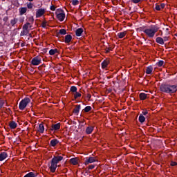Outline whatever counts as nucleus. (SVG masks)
I'll list each match as a JSON object with an SVG mask.
<instances>
[{"label": "nucleus", "mask_w": 177, "mask_h": 177, "mask_svg": "<svg viewBox=\"0 0 177 177\" xmlns=\"http://www.w3.org/2000/svg\"><path fill=\"white\" fill-rule=\"evenodd\" d=\"M160 90L163 93L172 95V93H176L177 92V84H162L160 86Z\"/></svg>", "instance_id": "f257e3e1"}, {"label": "nucleus", "mask_w": 177, "mask_h": 177, "mask_svg": "<svg viewBox=\"0 0 177 177\" xmlns=\"http://www.w3.org/2000/svg\"><path fill=\"white\" fill-rule=\"evenodd\" d=\"M160 30V28L157 25H151L149 28L143 30V32L147 35L149 38H153L156 35V32Z\"/></svg>", "instance_id": "f03ea898"}, {"label": "nucleus", "mask_w": 177, "mask_h": 177, "mask_svg": "<svg viewBox=\"0 0 177 177\" xmlns=\"http://www.w3.org/2000/svg\"><path fill=\"white\" fill-rule=\"evenodd\" d=\"M31 100L29 97H25L23 100H21V101L19 102V110H24L26 107L27 105L30 103Z\"/></svg>", "instance_id": "7ed1b4c3"}, {"label": "nucleus", "mask_w": 177, "mask_h": 177, "mask_svg": "<svg viewBox=\"0 0 177 177\" xmlns=\"http://www.w3.org/2000/svg\"><path fill=\"white\" fill-rule=\"evenodd\" d=\"M55 15L57 19H58L59 21H64V19H66V13H64V11L60 8L57 9Z\"/></svg>", "instance_id": "20e7f679"}, {"label": "nucleus", "mask_w": 177, "mask_h": 177, "mask_svg": "<svg viewBox=\"0 0 177 177\" xmlns=\"http://www.w3.org/2000/svg\"><path fill=\"white\" fill-rule=\"evenodd\" d=\"M42 60L41 59V57L37 56V57H35L33 59H32L31 64L32 66H39Z\"/></svg>", "instance_id": "39448f33"}, {"label": "nucleus", "mask_w": 177, "mask_h": 177, "mask_svg": "<svg viewBox=\"0 0 177 177\" xmlns=\"http://www.w3.org/2000/svg\"><path fill=\"white\" fill-rule=\"evenodd\" d=\"M50 166L49 167L50 172L55 174L56 172V168H57V164L53 159L51 160Z\"/></svg>", "instance_id": "423d86ee"}, {"label": "nucleus", "mask_w": 177, "mask_h": 177, "mask_svg": "<svg viewBox=\"0 0 177 177\" xmlns=\"http://www.w3.org/2000/svg\"><path fill=\"white\" fill-rule=\"evenodd\" d=\"M44 15H45V9H44V8H39L36 12L37 19H38L39 17H42V16H44Z\"/></svg>", "instance_id": "0eeeda50"}, {"label": "nucleus", "mask_w": 177, "mask_h": 177, "mask_svg": "<svg viewBox=\"0 0 177 177\" xmlns=\"http://www.w3.org/2000/svg\"><path fill=\"white\" fill-rule=\"evenodd\" d=\"M110 64V59L106 58L101 63L102 68H107V66Z\"/></svg>", "instance_id": "6e6552de"}, {"label": "nucleus", "mask_w": 177, "mask_h": 177, "mask_svg": "<svg viewBox=\"0 0 177 177\" xmlns=\"http://www.w3.org/2000/svg\"><path fill=\"white\" fill-rule=\"evenodd\" d=\"M59 129H60V123L52 124L50 131L53 132H56V131H59Z\"/></svg>", "instance_id": "1a4fd4ad"}, {"label": "nucleus", "mask_w": 177, "mask_h": 177, "mask_svg": "<svg viewBox=\"0 0 177 177\" xmlns=\"http://www.w3.org/2000/svg\"><path fill=\"white\" fill-rule=\"evenodd\" d=\"M93 162H96V159L93 157L86 158V160L84 162L85 165H88V164H92Z\"/></svg>", "instance_id": "9d476101"}, {"label": "nucleus", "mask_w": 177, "mask_h": 177, "mask_svg": "<svg viewBox=\"0 0 177 177\" xmlns=\"http://www.w3.org/2000/svg\"><path fill=\"white\" fill-rule=\"evenodd\" d=\"M67 34V30L66 29H60L58 32H57L56 37H60V35H66Z\"/></svg>", "instance_id": "9b49d317"}, {"label": "nucleus", "mask_w": 177, "mask_h": 177, "mask_svg": "<svg viewBox=\"0 0 177 177\" xmlns=\"http://www.w3.org/2000/svg\"><path fill=\"white\" fill-rule=\"evenodd\" d=\"M93 129H95V127L93 126H88L86 129V133L87 135H91L92 132H93Z\"/></svg>", "instance_id": "f8f14e48"}, {"label": "nucleus", "mask_w": 177, "mask_h": 177, "mask_svg": "<svg viewBox=\"0 0 177 177\" xmlns=\"http://www.w3.org/2000/svg\"><path fill=\"white\" fill-rule=\"evenodd\" d=\"M69 161L72 165H78L80 160H78V158H72Z\"/></svg>", "instance_id": "ddd939ff"}, {"label": "nucleus", "mask_w": 177, "mask_h": 177, "mask_svg": "<svg viewBox=\"0 0 177 177\" xmlns=\"http://www.w3.org/2000/svg\"><path fill=\"white\" fill-rule=\"evenodd\" d=\"M71 39H73V36H71V35H66L64 39L65 44H70L71 42Z\"/></svg>", "instance_id": "4468645a"}, {"label": "nucleus", "mask_w": 177, "mask_h": 177, "mask_svg": "<svg viewBox=\"0 0 177 177\" xmlns=\"http://www.w3.org/2000/svg\"><path fill=\"white\" fill-rule=\"evenodd\" d=\"M52 160L55 161L57 164H59L62 160H63V156H54Z\"/></svg>", "instance_id": "2eb2a0df"}, {"label": "nucleus", "mask_w": 177, "mask_h": 177, "mask_svg": "<svg viewBox=\"0 0 177 177\" xmlns=\"http://www.w3.org/2000/svg\"><path fill=\"white\" fill-rule=\"evenodd\" d=\"M82 32H84V29L82 28H79L75 30L76 37H81L82 35Z\"/></svg>", "instance_id": "dca6fc26"}, {"label": "nucleus", "mask_w": 177, "mask_h": 177, "mask_svg": "<svg viewBox=\"0 0 177 177\" xmlns=\"http://www.w3.org/2000/svg\"><path fill=\"white\" fill-rule=\"evenodd\" d=\"M81 110V104L75 105V108L73 109V113L78 115V113Z\"/></svg>", "instance_id": "f3484780"}, {"label": "nucleus", "mask_w": 177, "mask_h": 177, "mask_svg": "<svg viewBox=\"0 0 177 177\" xmlns=\"http://www.w3.org/2000/svg\"><path fill=\"white\" fill-rule=\"evenodd\" d=\"M9 127L10 129H16L17 128V123L15 121H11L9 122Z\"/></svg>", "instance_id": "a211bd4d"}, {"label": "nucleus", "mask_w": 177, "mask_h": 177, "mask_svg": "<svg viewBox=\"0 0 177 177\" xmlns=\"http://www.w3.org/2000/svg\"><path fill=\"white\" fill-rule=\"evenodd\" d=\"M27 12V7H21L19 8V15L20 16H23Z\"/></svg>", "instance_id": "6ab92c4d"}, {"label": "nucleus", "mask_w": 177, "mask_h": 177, "mask_svg": "<svg viewBox=\"0 0 177 177\" xmlns=\"http://www.w3.org/2000/svg\"><path fill=\"white\" fill-rule=\"evenodd\" d=\"M57 144H59V140H57V139H53L50 142V145L53 147H55V146H56V145H57Z\"/></svg>", "instance_id": "aec40b11"}, {"label": "nucleus", "mask_w": 177, "mask_h": 177, "mask_svg": "<svg viewBox=\"0 0 177 177\" xmlns=\"http://www.w3.org/2000/svg\"><path fill=\"white\" fill-rule=\"evenodd\" d=\"M8 157V153L6 152H1L0 153V161H3Z\"/></svg>", "instance_id": "412c9836"}, {"label": "nucleus", "mask_w": 177, "mask_h": 177, "mask_svg": "<svg viewBox=\"0 0 177 177\" xmlns=\"http://www.w3.org/2000/svg\"><path fill=\"white\" fill-rule=\"evenodd\" d=\"M156 42H157V44H159L160 45H164V39H162V37H157L156 39Z\"/></svg>", "instance_id": "4be33fe9"}, {"label": "nucleus", "mask_w": 177, "mask_h": 177, "mask_svg": "<svg viewBox=\"0 0 177 177\" xmlns=\"http://www.w3.org/2000/svg\"><path fill=\"white\" fill-rule=\"evenodd\" d=\"M45 131V127L44 126V124H40L39 125V129H38V132H39L40 133H44Z\"/></svg>", "instance_id": "5701e85b"}, {"label": "nucleus", "mask_w": 177, "mask_h": 177, "mask_svg": "<svg viewBox=\"0 0 177 177\" xmlns=\"http://www.w3.org/2000/svg\"><path fill=\"white\" fill-rule=\"evenodd\" d=\"M29 32H30V30L23 29V30L21 32L20 36L26 37V35H28Z\"/></svg>", "instance_id": "b1692460"}, {"label": "nucleus", "mask_w": 177, "mask_h": 177, "mask_svg": "<svg viewBox=\"0 0 177 177\" xmlns=\"http://www.w3.org/2000/svg\"><path fill=\"white\" fill-rule=\"evenodd\" d=\"M139 97H140V100H146V99H147V94H146L145 93H141L139 95Z\"/></svg>", "instance_id": "393cba45"}, {"label": "nucleus", "mask_w": 177, "mask_h": 177, "mask_svg": "<svg viewBox=\"0 0 177 177\" xmlns=\"http://www.w3.org/2000/svg\"><path fill=\"white\" fill-rule=\"evenodd\" d=\"M138 121H140L141 124H143V122L146 121V117H144L143 114H140Z\"/></svg>", "instance_id": "a878e982"}, {"label": "nucleus", "mask_w": 177, "mask_h": 177, "mask_svg": "<svg viewBox=\"0 0 177 177\" xmlns=\"http://www.w3.org/2000/svg\"><path fill=\"white\" fill-rule=\"evenodd\" d=\"M145 73L146 74H151V73H153V66H147Z\"/></svg>", "instance_id": "bb28decb"}, {"label": "nucleus", "mask_w": 177, "mask_h": 177, "mask_svg": "<svg viewBox=\"0 0 177 177\" xmlns=\"http://www.w3.org/2000/svg\"><path fill=\"white\" fill-rule=\"evenodd\" d=\"M55 53H59V50L57 48H55V49H50L49 50V55L50 56H53V55H55Z\"/></svg>", "instance_id": "cd10ccee"}, {"label": "nucleus", "mask_w": 177, "mask_h": 177, "mask_svg": "<svg viewBox=\"0 0 177 177\" xmlns=\"http://www.w3.org/2000/svg\"><path fill=\"white\" fill-rule=\"evenodd\" d=\"M92 110V106H87L84 108V109L82 110L83 113H89Z\"/></svg>", "instance_id": "c85d7f7f"}, {"label": "nucleus", "mask_w": 177, "mask_h": 177, "mask_svg": "<svg viewBox=\"0 0 177 177\" xmlns=\"http://www.w3.org/2000/svg\"><path fill=\"white\" fill-rule=\"evenodd\" d=\"M24 177H37V174L34 172H29L26 175H25Z\"/></svg>", "instance_id": "c756f323"}, {"label": "nucleus", "mask_w": 177, "mask_h": 177, "mask_svg": "<svg viewBox=\"0 0 177 177\" xmlns=\"http://www.w3.org/2000/svg\"><path fill=\"white\" fill-rule=\"evenodd\" d=\"M125 35H127L126 32H121L118 34V37H119L120 39L124 38V37H125Z\"/></svg>", "instance_id": "7c9ffc66"}, {"label": "nucleus", "mask_w": 177, "mask_h": 177, "mask_svg": "<svg viewBox=\"0 0 177 177\" xmlns=\"http://www.w3.org/2000/svg\"><path fill=\"white\" fill-rule=\"evenodd\" d=\"M30 24H31L29 23V22L26 23V24L23 26L22 30H28V27H30Z\"/></svg>", "instance_id": "2f4dec72"}, {"label": "nucleus", "mask_w": 177, "mask_h": 177, "mask_svg": "<svg viewBox=\"0 0 177 177\" xmlns=\"http://www.w3.org/2000/svg\"><path fill=\"white\" fill-rule=\"evenodd\" d=\"M17 23V19L14 18L13 19H11L10 24L12 27H15V25Z\"/></svg>", "instance_id": "473e14b6"}, {"label": "nucleus", "mask_w": 177, "mask_h": 177, "mask_svg": "<svg viewBox=\"0 0 177 177\" xmlns=\"http://www.w3.org/2000/svg\"><path fill=\"white\" fill-rule=\"evenodd\" d=\"M77 88L75 86H72L70 88L71 92H73V93H75L77 92Z\"/></svg>", "instance_id": "72a5a7b5"}, {"label": "nucleus", "mask_w": 177, "mask_h": 177, "mask_svg": "<svg viewBox=\"0 0 177 177\" xmlns=\"http://www.w3.org/2000/svg\"><path fill=\"white\" fill-rule=\"evenodd\" d=\"M81 96H82V94H81V93H79V92H75V93H74V99H78V97H81Z\"/></svg>", "instance_id": "f704fd0d"}, {"label": "nucleus", "mask_w": 177, "mask_h": 177, "mask_svg": "<svg viewBox=\"0 0 177 177\" xmlns=\"http://www.w3.org/2000/svg\"><path fill=\"white\" fill-rule=\"evenodd\" d=\"M113 51V48L111 47H106L105 53H110V52Z\"/></svg>", "instance_id": "c9c22d12"}, {"label": "nucleus", "mask_w": 177, "mask_h": 177, "mask_svg": "<svg viewBox=\"0 0 177 177\" xmlns=\"http://www.w3.org/2000/svg\"><path fill=\"white\" fill-rule=\"evenodd\" d=\"M156 64L158 67H162V66H164V61L160 60L156 63Z\"/></svg>", "instance_id": "e433bc0d"}, {"label": "nucleus", "mask_w": 177, "mask_h": 177, "mask_svg": "<svg viewBox=\"0 0 177 177\" xmlns=\"http://www.w3.org/2000/svg\"><path fill=\"white\" fill-rule=\"evenodd\" d=\"M28 21L30 24H34V17H32V16L29 17Z\"/></svg>", "instance_id": "4c0bfd02"}, {"label": "nucleus", "mask_w": 177, "mask_h": 177, "mask_svg": "<svg viewBox=\"0 0 177 177\" xmlns=\"http://www.w3.org/2000/svg\"><path fill=\"white\" fill-rule=\"evenodd\" d=\"M78 3H80V1L78 0H73L72 1V5L73 6H77V5H78Z\"/></svg>", "instance_id": "58836bf2"}, {"label": "nucleus", "mask_w": 177, "mask_h": 177, "mask_svg": "<svg viewBox=\"0 0 177 177\" xmlns=\"http://www.w3.org/2000/svg\"><path fill=\"white\" fill-rule=\"evenodd\" d=\"M33 6H34V4H32V3L31 2L27 3L28 9H32Z\"/></svg>", "instance_id": "ea45409f"}, {"label": "nucleus", "mask_w": 177, "mask_h": 177, "mask_svg": "<svg viewBox=\"0 0 177 177\" xmlns=\"http://www.w3.org/2000/svg\"><path fill=\"white\" fill-rule=\"evenodd\" d=\"M3 104H5V100H0V109L3 107Z\"/></svg>", "instance_id": "a19ab883"}, {"label": "nucleus", "mask_w": 177, "mask_h": 177, "mask_svg": "<svg viewBox=\"0 0 177 177\" xmlns=\"http://www.w3.org/2000/svg\"><path fill=\"white\" fill-rule=\"evenodd\" d=\"M141 114H142V115H147V114H149V111H147V109H144Z\"/></svg>", "instance_id": "79ce46f5"}, {"label": "nucleus", "mask_w": 177, "mask_h": 177, "mask_svg": "<svg viewBox=\"0 0 177 177\" xmlns=\"http://www.w3.org/2000/svg\"><path fill=\"white\" fill-rule=\"evenodd\" d=\"M46 24H47L46 21H44L41 23V27H42L43 28H46Z\"/></svg>", "instance_id": "37998d69"}, {"label": "nucleus", "mask_w": 177, "mask_h": 177, "mask_svg": "<svg viewBox=\"0 0 177 177\" xmlns=\"http://www.w3.org/2000/svg\"><path fill=\"white\" fill-rule=\"evenodd\" d=\"M155 9L156 10H161V8L160 7V5L157 3L156 4Z\"/></svg>", "instance_id": "c03bdc74"}, {"label": "nucleus", "mask_w": 177, "mask_h": 177, "mask_svg": "<svg viewBox=\"0 0 177 177\" xmlns=\"http://www.w3.org/2000/svg\"><path fill=\"white\" fill-rule=\"evenodd\" d=\"M142 0H131V2H133V3H139Z\"/></svg>", "instance_id": "a18cd8bd"}, {"label": "nucleus", "mask_w": 177, "mask_h": 177, "mask_svg": "<svg viewBox=\"0 0 177 177\" xmlns=\"http://www.w3.org/2000/svg\"><path fill=\"white\" fill-rule=\"evenodd\" d=\"M50 10L55 11V10H56V7L55 6L52 5L50 7Z\"/></svg>", "instance_id": "49530a36"}, {"label": "nucleus", "mask_w": 177, "mask_h": 177, "mask_svg": "<svg viewBox=\"0 0 177 177\" xmlns=\"http://www.w3.org/2000/svg\"><path fill=\"white\" fill-rule=\"evenodd\" d=\"M9 20V17H4L3 19V21H5L6 23Z\"/></svg>", "instance_id": "de8ad7c7"}, {"label": "nucleus", "mask_w": 177, "mask_h": 177, "mask_svg": "<svg viewBox=\"0 0 177 177\" xmlns=\"http://www.w3.org/2000/svg\"><path fill=\"white\" fill-rule=\"evenodd\" d=\"M171 167H175V166L177 165V162H171Z\"/></svg>", "instance_id": "09e8293b"}, {"label": "nucleus", "mask_w": 177, "mask_h": 177, "mask_svg": "<svg viewBox=\"0 0 177 177\" xmlns=\"http://www.w3.org/2000/svg\"><path fill=\"white\" fill-rule=\"evenodd\" d=\"M95 168V165H91L88 166V169H93Z\"/></svg>", "instance_id": "8fccbe9b"}, {"label": "nucleus", "mask_w": 177, "mask_h": 177, "mask_svg": "<svg viewBox=\"0 0 177 177\" xmlns=\"http://www.w3.org/2000/svg\"><path fill=\"white\" fill-rule=\"evenodd\" d=\"M6 111L8 113V114H10V113H12V109H10V108H8L6 109Z\"/></svg>", "instance_id": "3c124183"}, {"label": "nucleus", "mask_w": 177, "mask_h": 177, "mask_svg": "<svg viewBox=\"0 0 177 177\" xmlns=\"http://www.w3.org/2000/svg\"><path fill=\"white\" fill-rule=\"evenodd\" d=\"M86 97L89 100L91 97H92V95L91 94H87Z\"/></svg>", "instance_id": "603ef678"}, {"label": "nucleus", "mask_w": 177, "mask_h": 177, "mask_svg": "<svg viewBox=\"0 0 177 177\" xmlns=\"http://www.w3.org/2000/svg\"><path fill=\"white\" fill-rule=\"evenodd\" d=\"M163 41H164V42H166V41H168V37H164Z\"/></svg>", "instance_id": "864d4df0"}, {"label": "nucleus", "mask_w": 177, "mask_h": 177, "mask_svg": "<svg viewBox=\"0 0 177 177\" xmlns=\"http://www.w3.org/2000/svg\"><path fill=\"white\" fill-rule=\"evenodd\" d=\"M160 8H162V9H164L165 8V4L161 3L160 4Z\"/></svg>", "instance_id": "5fc2aeb1"}, {"label": "nucleus", "mask_w": 177, "mask_h": 177, "mask_svg": "<svg viewBox=\"0 0 177 177\" xmlns=\"http://www.w3.org/2000/svg\"><path fill=\"white\" fill-rule=\"evenodd\" d=\"M44 53H46L48 52V48L43 49Z\"/></svg>", "instance_id": "6e6d98bb"}, {"label": "nucleus", "mask_w": 177, "mask_h": 177, "mask_svg": "<svg viewBox=\"0 0 177 177\" xmlns=\"http://www.w3.org/2000/svg\"><path fill=\"white\" fill-rule=\"evenodd\" d=\"M169 28H166V32H167V35H168V34H169Z\"/></svg>", "instance_id": "4d7b16f0"}, {"label": "nucleus", "mask_w": 177, "mask_h": 177, "mask_svg": "<svg viewBox=\"0 0 177 177\" xmlns=\"http://www.w3.org/2000/svg\"><path fill=\"white\" fill-rule=\"evenodd\" d=\"M160 32H161L160 35L162 36V31L160 30Z\"/></svg>", "instance_id": "13d9d810"}, {"label": "nucleus", "mask_w": 177, "mask_h": 177, "mask_svg": "<svg viewBox=\"0 0 177 177\" xmlns=\"http://www.w3.org/2000/svg\"><path fill=\"white\" fill-rule=\"evenodd\" d=\"M28 1H29V2H32V1H34V0H28Z\"/></svg>", "instance_id": "bf43d9fd"}, {"label": "nucleus", "mask_w": 177, "mask_h": 177, "mask_svg": "<svg viewBox=\"0 0 177 177\" xmlns=\"http://www.w3.org/2000/svg\"><path fill=\"white\" fill-rule=\"evenodd\" d=\"M7 107H9V105H8V104H6Z\"/></svg>", "instance_id": "052dcab7"}, {"label": "nucleus", "mask_w": 177, "mask_h": 177, "mask_svg": "<svg viewBox=\"0 0 177 177\" xmlns=\"http://www.w3.org/2000/svg\"><path fill=\"white\" fill-rule=\"evenodd\" d=\"M29 27L31 28V27H32V26H30Z\"/></svg>", "instance_id": "680f3d73"}, {"label": "nucleus", "mask_w": 177, "mask_h": 177, "mask_svg": "<svg viewBox=\"0 0 177 177\" xmlns=\"http://www.w3.org/2000/svg\"><path fill=\"white\" fill-rule=\"evenodd\" d=\"M30 37H31V34H29Z\"/></svg>", "instance_id": "e2e57ef3"}]
</instances>
